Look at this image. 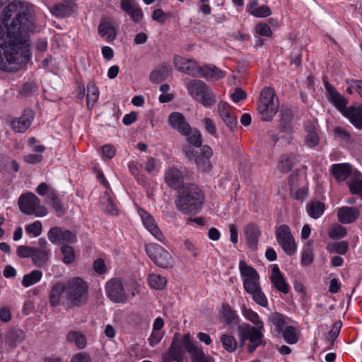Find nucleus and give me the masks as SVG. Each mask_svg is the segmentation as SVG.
<instances>
[{"label":"nucleus","instance_id":"1","mask_svg":"<svg viewBox=\"0 0 362 362\" xmlns=\"http://www.w3.org/2000/svg\"><path fill=\"white\" fill-rule=\"evenodd\" d=\"M0 25V69L16 71L30 57L28 34L35 29L31 4L13 0L3 10Z\"/></svg>","mask_w":362,"mask_h":362},{"label":"nucleus","instance_id":"2","mask_svg":"<svg viewBox=\"0 0 362 362\" xmlns=\"http://www.w3.org/2000/svg\"><path fill=\"white\" fill-rule=\"evenodd\" d=\"M88 286L79 277H74L64 282H57L50 290L49 303L55 307L60 303L80 307L88 298Z\"/></svg>","mask_w":362,"mask_h":362},{"label":"nucleus","instance_id":"3","mask_svg":"<svg viewBox=\"0 0 362 362\" xmlns=\"http://www.w3.org/2000/svg\"><path fill=\"white\" fill-rule=\"evenodd\" d=\"M205 196L200 187L193 183L185 184L175 199L176 208L182 214L195 215L202 209Z\"/></svg>","mask_w":362,"mask_h":362},{"label":"nucleus","instance_id":"4","mask_svg":"<svg viewBox=\"0 0 362 362\" xmlns=\"http://www.w3.org/2000/svg\"><path fill=\"white\" fill-rule=\"evenodd\" d=\"M279 107L278 98L275 99V92L273 88H264L260 93L257 105V110L263 121H271L278 112Z\"/></svg>","mask_w":362,"mask_h":362},{"label":"nucleus","instance_id":"5","mask_svg":"<svg viewBox=\"0 0 362 362\" xmlns=\"http://www.w3.org/2000/svg\"><path fill=\"white\" fill-rule=\"evenodd\" d=\"M189 93L204 107H211L215 103L213 91L202 81L193 79L187 84Z\"/></svg>","mask_w":362,"mask_h":362},{"label":"nucleus","instance_id":"6","mask_svg":"<svg viewBox=\"0 0 362 362\" xmlns=\"http://www.w3.org/2000/svg\"><path fill=\"white\" fill-rule=\"evenodd\" d=\"M21 211L27 215L42 217L47 214L45 206L40 205V199L33 193L28 192L20 196L18 201Z\"/></svg>","mask_w":362,"mask_h":362},{"label":"nucleus","instance_id":"7","mask_svg":"<svg viewBox=\"0 0 362 362\" xmlns=\"http://www.w3.org/2000/svg\"><path fill=\"white\" fill-rule=\"evenodd\" d=\"M182 345L189 354L190 362H215L214 358L205 353L202 345L191 339L189 333L183 335Z\"/></svg>","mask_w":362,"mask_h":362},{"label":"nucleus","instance_id":"8","mask_svg":"<svg viewBox=\"0 0 362 362\" xmlns=\"http://www.w3.org/2000/svg\"><path fill=\"white\" fill-rule=\"evenodd\" d=\"M145 250L149 258L155 264L162 268L172 267L173 259L170 254L156 243H149L145 246Z\"/></svg>","mask_w":362,"mask_h":362},{"label":"nucleus","instance_id":"9","mask_svg":"<svg viewBox=\"0 0 362 362\" xmlns=\"http://www.w3.org/2000/svg\"><path fill=\"white\" fill-rule=\"evenodd\" d=\"M239 269L241 275L245 277L243 287L247 293L251 294L260 288L259 276L252 267L241 260L239 262Z\"/></svg>","mask_w":362,"mask_h":362},{"label":"nucleus","instance_id":"10","mask_svg":"<svg viewBox=\"0 0 362 362\" xmlns=\"http://www.w3.org/2000/svg\"><path fill=\"white\" fill-rule=\"evenodd\" d=\"M243 325L244 327L243 331L247 334L250 341V344L247 346V351L250 354L253 353L258 346L266 345V341L264 339V335L262 332L264 325L261 324L257 327H253L245 323Z\"/></svg>","mask_w":362,"mask_h":362},{"label":"nucleus","instance_id":"11","mask_svg":"<svg viewBox=\"0 0 362 362\" xmlns=\"http://www.w3.org/2000/svg\"><path fill=\"white\" fill-rule=\"evenodd\" d=\"M105 291L110 300L114 303H125L128 296L125 292L122 282L118 279H112L105 286Z\"/></svg>","mask_w":362,"mask_h":362},{"label":"nucleus","instance_id":"12","mask_svg":"<svg viewBox=\"0 0 362 362\" xmlns=\"http://www.w3.org/2000/svg\"><path fill=\"white\" fill-rule=\"evenodd\" d=\"M49 240L53 244L63 245L64 243H73L76 237L71 230L62 227H52L47 233Z\"/></svg>","mask_w":362,"mask_h":362},{"label":"nucleus","instance_id":"13","mask_svg":"<svg viewBox=\"0 0 362 362\" xmlns=\"http://www.w3.org/2000/svg\"><path fill=\"white\" fill-rule=\"evenodd\" d=\"M323 82L325 88L328 93V99L343 114L345 112V110H347V100L341 95L337 89L331 85L326 77L323 78Z\"/></svg>","mask_w":362,"mask_h":362},{"label":"nucleus","instance_id":"14","mask_svg":"<svg viewBox=\"0 0 362 362\" xmlns=\"http://www.w3.org/2000/svg\"><path fill=\"white\" fill-rule=\"evenodd\" d=\"M119 6L134 23H139L143 20V11L136 0H121Z\"/></svg>","mask_w":362,"mask_h":362},{"label":"nucleus","instance_id":"15","mask_svg":"<svg viewBox=\"0 0 362 362\" xmlns=\"http://www.w3.org/2000/svg\"><path fill=\"white\" fill-rule=\"evenodd\" d=\"M218 112L227 127L233 131L237 127L238 122L232 107L226 102L221 101L218 105Z\"/></svg>","mask_w":362,"mask_h":362},{"label":"nucleus","instance_id":"16","mask_svg":"<svg viewBox=\"0 0 362 362\" xmlns=\"http://www.w3.org/2000/svg\"><path fill=\"white\" fill-rule=\"evenodd\" d=\"M174 63L176 69L181 72L192 77H197L199 75L201 66H199L194 60L178 56L175 57Z\"/></svg>","mask_w":362,"mask_h":362},{"label":"nucleus","instance_id":"17","mask_svg":"<svg viewBox=\"0 0 362 362\" xmlns=\"http://www.w3.org/2000/svg\"><path fill=\"white\" fill-rule=\"evenodd\" d=\"M178 334L176 333L173 339L171 344L168 348V353L164 356V361L168 362L175 361L176 362H182L184 360V351L182 345V340L179 341L177 338Z\"/></svg>","mask_w":362,"mask_h":362},{"label":"nucleus","instance_id":"18","mask_svg":"<svg viewBox=\"0 0 362 362\" xmlns=\"http://www.w3.org/2000/svg\"><path fill=\"white\" fill-rule=\"evenodd\" d=\"M168 123L173 129L177 130L182 135L190 134L191 127L184 115L180 112H172L168 117Z\"/></svg>","mask_w":362,"mask_h":362},{"label":"nucleus","instance_id":"19","mask_svg":"<svg viewBox=\"0 0 362 362\" xmlns=\"http://www.w3.org/2000/svg\"><path fill=\"white\" fill-rule=\"evenodd\" d=\"M212 155L213 151L209 146H202L194 159L195 163L198 168L204 172L210 171L212 167L210 162V158Z\"/></svg>","mask_w":362,"mask_h":362},{"label":"nucleus","instance_id":"20","mask_svg":"<svg viewBox=\"0 0 362 362\" xmlns=\"http://www.w3.org/2000/svg\"><path fill=\"white\" fill-rule=\"evenodd\" d=\"M35 117V113L31 109L24 110L21 117L11 122V127L16 132H25L30 126Z\"/></svg>","mask_w":362,"mask_h":362},{"label":"nucleus","instance_id":"21","mask_svg":"<svg viewBox=\"0 0 362 362\" xmlns=\"http://www.w3.org/2000/svg\"><path fill=\"white\" fill-rule=\"evenodd\" d=\"M138 213L140 215L142 222L146 228L159 241L163 242V235L160 230L157 226L155 221L146 211L139 209Z\"/></svg>","mask_w":362,"mask_h":362},{"label":"nucleus","instance_id":"22","mask_svg":"<svg viewBox=\"0 0 362 362\" xmlns=\"http://www.w3.org/2000/svg\"><path fill=\"white\" fill-rule=\"evenodd\" d=\"M165 182L169 187L179 189L185 185L182 172L176 168H170L165 173Z\"/></svg>","mask_w":362,"mask_h":362},{"label":"nucleus","instance_id":"23","mask_svg":"<svg viewBox=\"0 0 362 362\" xmlns=\"http://www.w3.org/2000/svg\"><path fill=\"white\" fill-rule=\"evenodd\" d=\"M317 127V121L315 119L307 121L305 124V130L307 135L304 141L305 144L309 148L315 147L320 142Z\"/></svg>","mask_w":362,"mask_h":362},{"label":"nucleus","instance_id":"24","mask_svg":"<svg viewBox=\"0 0 362 362\" xmlns=\"http://www.w3.org/2000/svg\"><path fill=\"white\" fill-rule=\"evenodd\" d=\"M260 235V229L255 223H249L244 228V235L246 238L247 246L252 250H257Z\"/></svg>","mask_w":362,"mask_h":362},{"label":"nucleus","instance_id":"25","mask_svg":"<svg viewBox=\"0 0 362 362\" xmlns=\"http://www.w3.org/2000/svg\"><path fill=\"white\" fill-rule=\"evenodd\" d=\"M74 0H63L54 4L50 8L51 13L59 18L71 15L75 8Z\"/></svg>","mask_w":362,"mask_h":362},{"label":"nucleus","instance_id":"26","mask_svg":"<svg viewBox=\"0 0 362 362\" xmlns=\"http://www.w3.org/2000/svg\"><path fill=\"white\" fill-rule=\"evenodd\" d=\"M360 211L357 208L342 206L338 209V220L342 224L354 223L359 216Z\"/></svg>","mask_w":362,"mask_h":362},{"label":"nucleus","instance_id":"27","mask_svg":"<svg viewBox=\"0 0 362 362\" xmlns=\"http://www.w3.org/2000/svg\"><path fill=\"white\" fill-rule=\"evenodd\" d=\"M25 339V333L21 329H11L5 334V344L13 349Z\"/></svg>","mask_w":362,"mask_h":362},{"label":"nucleus","instance_id":"28","mask_svg":"<svg viewBox=\"0 0 362 362\" xmlns=\"http://www.w3.org/2000/svg\"><path fill=\"white\" fill-rule=\"evenodd\" d=\"M331 173L338 181L345 180L351 173V165L349 163H337L331 165Z\"/></svg>","mask_w":362,"mask_h":362},{"label":"nucleus","instance_id":"29","mask_svg":"<svg viewBox=\"0 0 362 362\" xmlns=\"http://www.w3.org/2000/svg\"><path fill=\"white\" fill-rule=\"evenodd\" d=\"M357 129H362V107L350 106L343 114Z\"/></svg>","mask_w":362,"mask_h":362},{"label":"nucleus","instance_id":"30","mask_svg":"<svg viewBox=\"0 0 362 362\" xmlns=\"http://www.w3.org/2000/svg\"><path fill=\"white\" fill-rule=\"evenodd\" d=\"M50 250L48 248L39 249L33 248L31 259L33 264L37 267H42L46 265L49 258Z\"/></svg>","mask_w":362,"mask_h":362},{"label":"nucleus","instance_id":"31","mask_svg":"<svg viewBox=\"0 0 362 362\" xmlns=\"http://www.w3.org/2000/svg\"><path fill=\"white\" fill-rule=\"evenodd\" d=\"M170 74V66L163 64L151 71L149 78L152 82L161 83L165 81Z\"/></svg>","mask_w":362,"mask_h":362},{"label":"nucleus","instance_id":"32","mask_svg":"<svg viewBox=\"0 0 362 362\" xmlns=\"http://www.w3.org/2000/svg\"><path fill=\"white\" fill-rule=\"evenodd\" d=\"M219 314L220 316L223 318L225 323L227 325L237 324L238 322V315L227 303H222Z\"/></svg>","mask_w":362,"mask_h":362},{"label":"nucleus","instance_id":"33","mask_svg":"<svg viewBox=\"0 0 362 362\" xmlns=\"http://www.w3.org/2000/svg\"><path fill=\"white\" fill-rule=\"evenodd\" d=\"M210 80H218L225 76L223 72L215 66H204L200 67L199 75Z\"/></svg>","mask_w":362,"mask_h":362},{"label":"nucleus","instance_id":"34","mask_svg":"<svg viewBox=\"0 0 362 362\" xmlns=\"http://www.w3.org/2000/svg\"><path fill=\"white\" fill-rule=\"evenodd\" d=\"M292 111L288 108L281 109L279 129L281 132L290 134L292 131Z\"/></svg>","mask_w":362,"mask_h":362},{"label":"nucleus","instance_id":"35","mask_svg":"<svg viewBox=\"0 0 362 362\" xmlns=\"http://www.w3.org/2000/svg\"><path fill=\"white\" fill-rule=\"evenodd\" d=\"M325 209V204L320 201L310 202L306 206L308 214L314 219L320 217L323 214Z\"/></svg>","mask_w":362,"mask_h":362},{"label":"nucleus","instance_id":"36","mask_svg":"<svg viewBox=\"0 0 362 362\" xmlns=\"http://www.w3.org/2000/svg\"><path fill=\"white\" fill-rule=\"evenodd\" d=\"M295 160L296 156L293 153L282 155L277 168L281 173H287L292 170Z\"/></svg>","mask_w":362,"mask_h":362},{"label":"nucleus","instance_id":"37","mask_svg":"<svg viewBox=\"0 0 362 362\" xmlns=\"http://www.w3.org/2000/svg\"><path fill=\"white\" fill-rule=\"evenodd\" d=\"M98 33L102 37H105L106 40L109 42L115 40L116 37V31L115 28L110 23L105 21L99 24Z\"/></svg>","mask_w":362,"mask_h":362},{"label":"nucleus","instance_id":"38","mask_svg":"<svg viewBox=\"0 0 362 362\" xmlns=\"http://www.w3.org/2000/svg\"><path fill=\"white\" fill-rule=\"evenodd\" d=\"M66 340L69 342L74 343L79 349H83L86 346V338L80 332L70 331L66 335Z\"/></svg>","mask_w":362,"mask_h":362},{"label":"nucleus","instance_id":"39","mask_svg":"<svg viewBox=\"0 0 362 362\" xmlns=\"http://www.w3.org/2000/svg\"><path fill=\"white\" fill-rule=\"evenodd\" d=\"M286 316L278 312L272 313L269 317V322L275 326L276 330L279 334L283 331L286 324Z\"/></svg>","mask_w":362,"mask_h":362},{"label":"nucleus","instance_id":"40","mask_svg":"<svg viewBox=\"0 0 362 362\" xmlns=\"http://www.w3.org/2000/svg\"><path fill=\"white\" fill-rule=\"evenodd\" d=\"M341 325H342L341 321H337L333 324L330 331L325 334V339L329 341V346H327V349H332L335 339L338 337L339 334Z\"/></svg>","mask_w":362,"mask_h":362},{"label":"nucleus","instance_id":"41","mask_svg":"<svg viewBox=\"0 0 362 362\" xmlns=\"http://www.w3.org/2000/svg\"><path fill=\"white\" fill-rule=\"evenodd\" d=\"M42 276V272L40 270H33L29 274L23 276L22 285L24 287H29L40 281Z\"/></svg>","mask_w":362,"mask_h":362},{"label":"nucleus","instance_id":"42","mask_svg":"<svg viewBox=\"0 0 362 362\" xmlns=\"http://www.w3.org/2000/svg\"><path fill=\"white\" fill-rule=\"evenodd\" d=\"M220 341L224 349L228 352L232 353L236 350L238 343L233 336L226 334H222L220 337Z\"/></svg>","mask_w":362,"mask_h":362},{"label":"nucleus","instance_id":"43","mask_svg":"<svg viewBox=\"0 0 362 362\" xmlns=\"http://www.w3.org/2000/svg\"><path fill=\"white\" fill-rule=\"evenodd\" d=\"M271 282L274 285V288L279 292L283 293L284 294H287L289 293L290 286L286 282V280L283 275L279 276H274L273 278H270Z\"/></svg>","mask_w":362,"mask_h":362},{"label":"nucleus","instance_id":"44","mask_svg":"<svg viewBox=\"0 0 362 362\" xmlns=\"http://www.w3.org/2000/svg\"><path fill=\"white\" fill-rule=\"evenodd\" d=\"M148 281L150 286L157 290L163 289L167 283V280L164 276L155 274H150Z\"/></svg>","mask_w":362,"mask_h":362},{"label":"nucleus","instance_id":"45","mask_svg":"<svg viewBox=\"0 0 362 362\" xmlns=\"http://www.w3.org/2000/svg\"><path fill=\"white\" fill-rule=\"evenodd\" d=\"M286 342L293 344L298 342V337L296 329L293 326H288L281 332Z\"/></svg>","mask_w":362,"mask_h":362},{"label":"nucleus","instance_id":"46","mask_svg":"<svg viewBox=\"0 0 362 362\" xmlns=\"http://www.w3.org/2000/svg\"><path fill=\"white\" fill-rule=\"evenodd\" d=\"M99 92L93 82H89L87 85V106H93L98 100Z\"/></svg>","mask_w":362,"mask_h":362},{"label":"nucleus","instance_id":"47","mask_svg":"<svg viewBox=\"0 0 362 362\" xmlns=\"http://www.w3.org/2000/svg\"><path fill=\"white\" fill-rule=\"evenodd\" d=\"M276 237L279 244L293 238L287 225H281L276 230Z\"/></svg>","mask_w":362,"mask_h":362},{"label":"nucleus","instance_id":"48","mask_svg":"<svg viewBox=\"0 0 362 362\" xmlns=\"http://www.w3.org/2000/svg\"><path fill=\"white\" fill-rule=\"evenodd\" d=\"M242 313L243 315L249 321H250L252 324L255 325V327L259 325H264L263 322L259 319V315L253 311L250 308H247L245 305L242 308Z\"/></svg>","mask_w":362,"mask_h":362},{"label":"nucleus","instance_id":"49","mask_svg":"<svg viewBox=\"0 0 362 362\" xmlns=\"http://www.w3.org/2000/svg\"><path fill=\"white\" fill-rule=\"evenodd\" d=\"M185 136H187V141L194 147L202 148V137L200 132L198 129H192L191 128L190 134Z\"/></svg>","mask_w":362,"mask_h":362},{"label":"nucleus","instance_id":"50","mask_svg":"<svg viewBox=\"0 0 362 362\" xmlns=\"http://www.w3.org/2000/svg\"><path fill=\"white\" fill-rule=\"evenodd\" d=\"M61 252L63 255L62 261L66 264L72 263L75 260L74 250L71 246L64 245L61 247Z\"/></svg>","mask_w":362,"mask_h":362},{"label":"nucleus","instance_id":"51","mask_svg":"<svg viewBox=\"0 0 362 362\" xmlns=\"http://www.w3.org/2000/svg\"><path fill=\"white\" fill-rule=\"evenodd\" d=\"M349 191L352 194L358 195L362 199V180L352 178L348 182Z\"/></svg>","mask_w":362,"mask_h":362},{"label":"nucleus","instance_id":"52","mask_svg":"<svg viewBox=\"0 0 362 362\" xmlns=\"http://www.w3.org/2000/svg\"><path fill=\"white\" fill-rule=\"evenodd\" d=\"M314 255L311 248V243L308 242L303 249L301 256V264L304 266L310 265L313 262Z\"/></svg>","mask_w":362,"mask_h":362},{"label":"nucleus","instance_id":"53","mask_svg":"<svg viewBox=\"0 0 362 362\" xmlns=\"http://www.w3.org/2000/svg\"><path fill=\"white\" fill-rule=\"evenodd\" d=\"M101 202L103 205H105L104 210L106 213H108L110 214H117L116 206L114 204L113 201L112 200L109 194L105 193L104 196L101 199Z\"/></svg>","mask_w":362,"mask_h":362},{"label":"nucleus","instance_id":"54","mask_svg":"<svg viewBox=\"0 0 362 362\" xmlns=\"http://www.w3.org/2000/svg\"><path fill=\"white\" fill-rule=\"evenodd\" d=\"M250 295L252 296L253 300L257 304L262 307H267L268 305L267 299L262 291L261 287Z\"/></svg>","mask_w":362,"mask_h":362},{"label":"nucleus","instance_id":"55","mask_svg":"<svg viewBox=\"0 0 362 362\" xmlns=\"http://www.w3.org/2000/svg\"><path fill=\"white\" fill-rule=\"evenodd\" d=\"M346 229L344 227L336 225L329 231V237L332 240L341 238L346 235Z\"/></svg>","mask_w":362,"mask_h":362},{"label":"nucleus","instance_id":"56","mask_svg":"<svg viewBox=\"0 0 362 362\" xmlns=\"http://www.w3.org/2000/svg\"><path fill=\"white\" fill-rule=\"evenodd\" d=\"M170 17L171 13H165L161 8L156 9L152 13V19L161 24H163Z\"/></svg>","mask_w":362,"mask_h":362},{"label":"nucleus","instance_id":"57","mask_svg":"<svg viewBox=\"0 0 362 362\" xmlns=\"http://www.w3.org/2000/svg\"><path fill=\"white\" fill-rule=\"evenodd\" d=\"M279 245L288 255H292L296 250V246L293 238H291V240L284 241L279 243Z\"/></svg>","mask_w":362,"mask_h":362},{"label":"nucleus","instance_id":"58","mask_svg":"<svg viewBox=\"0 0 362 362\" xmlns=\"http://www.w3.org/2000/svg\"><path fill=\"white\" fill-rule=\"evenodd\" d=\"M271 10L269 6L262 5L257 8L251 10L250 14L257 18H264L271 14Z\"/></svg>","mask_w":362,"mask_h":362},{"label":"nucleus","instance_id":"59","mask_svg":"<svg viewBox=\"0 0 362 362\" xmlns=\"http://www.w3.org/2000/svg\"><path fill=\"white\" fill-rule=\"evenodd\" d=\"M141 165L137 163L132 161L129 164V169L131 174L137 180L138 182H142L144 181L142 175H140Z\"/></svg>","mask_w":362,"mask_h":362},{"label":"nucleus","instance_id":"60","mask_svg":"<svg viewBox=\"0 0 362 362\" xmlns=\"http://www.w3.org/2000/svg\"><path fill=\"white\" fill-rule=\"evenodd\" d=\"M42 229V223L39 221H35L33 223L29 224L25 227L27 233L33 234L35 237L41 234Z\"/></svg>","mask_w":362,"mask_h":362},{"label":"nucleus","instance_id":"61","mask_svg":"<svg viewBox=\"0 0 362 362\" xmlns=\"http://www.w3.org/2000/svg\"><path fill=\"white\" fill-rule=\"evenodd\" d=\"M301 56H302V49L299 47H295L292 50L290 57H291V64H294L297 67L300 66L301 64Z\"/></svg>","mask_w":362,"mask_h":362},{"label":"nucleus","instance_id":"62","mask_svg":"<svg viewBox=\"0 0 362 362\" xmlns=\"http://www.w3.org/2000/svg\"><path fill=\"white\" fill-rule=\"evenodd\" d=\"M332 250L339 255H345L349 249V244L346 241H339L332 245Z\"/></svg>","mask_w":362,"mask_h":362},{"label":"nucleus","instance_id":"63","mask_svg":"<svg viewBox=\"0 0 362 362\" xmlns=\"http://www.w3.org/2000/svg\"><path fill=\"white\" fill-rule=\"evenodd\" d=\"M34 247L20 245L17 247L16 254L21 258L31 257Z\"/></svg>","mask_w":362,"mask_h":362},{"label":"nucleus","instance_id":"64","mask_svg":"<svg viewBox=\"0 0 362 362\" xmlns=\"http://www.w3.org/2000/svg\"><path fill=\"white\" fill-rule=\"evenodd\" d=\"M70 362H91V358L87 353L80 352L74 355Z\"/></svg>","mask_w":362,"mask_h":362}]
</instances>
